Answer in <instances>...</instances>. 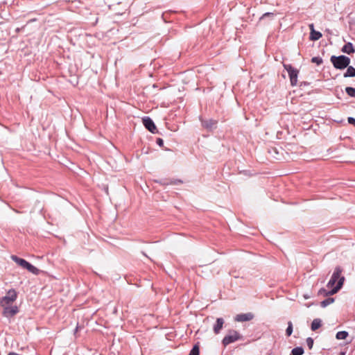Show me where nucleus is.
I'll return each mask as SVG.
<instances>
[{"mask_svg": "<svg viewBox=\"0 0 355 355\" xmlns=\"http://www.w3.org/2000/svg\"><path fill=\"white\" fill-rule=\"evenodd\" d=\"M345 92L349 96L355 98V88L352 87H347L345 88Z\"/></svg>", "mask_w": 355, "mask_h": 355, "instance_id": "obj_22", "label": "nucleus"}, {"mask_svg": "<svg viewBox=\"0 0 355 355\" xmlns=\"http://www.w3.org/2000/svg\"><path fill=\"white\" fill-rule=\"evenodd\" d=\"M200 121H201L202 125L205 128H206L209 130H211L213 129L216 128L217 123H218L216 120H214L212 119H200Z\"/></svg>", "mask_w": 355, "mask_h": 355, "instance_id": "obj_9", "label": "nucleus"}, {"mask_svg": "<svg viewBox=\"0 0 355 355\" xmlns=\"http://www.w3.org/2000/svg\"><path fill=\"white\" fill-rule=\"evenodd\" d=\"M240 338L239 334L236 331H232L230 334L226 335L223 340L222 343L224 346H227L230 343H232L236 340H238Z\"/></svg>", "mask_w": 355, "mask_h": 355, "instance_id": "obj_5", "label": "nucleus"}, {"mask_svg": "<svg viewBox=\"0 0 355 355\" xmlns=\"http://www.w3.org/2000/svg\"><path fill=\"white\" fill-rule=\"evenodd\" d=\"M348 335H349V334H348L347 331H338L336 334V338L338 340H344V339H345L348 336Z\"/></svg>", "mask_w": 355, "mask_h": 355, "instance_id": "obj_18", "label": "nucleus"}, {"mask_svg": "<svg viewBox=\"0 0 355 355\" xmlns=\"http://www.w3.org/2000/svg\"><path fill=\"white\" fill-rule=\"evenodd\" d=\"M8 355H19V354L16 352H10Z\"/></svg>", "mask_w": 355, "mask_h": 355, "instance_id": "obj_32", "label": "nucleus"}, {"mask_svg": "<svg viewBox=\"0 0 355 355\" xmlns=\"http://www.w3.org/2000/svg\"><path fill=\"white\" fill-rule=\"evenodd\" d=\"M254 315L252 313H240L236 315L235 320L237 322H247L252 320Z\"/></svg>", "mask_w": 355, "mask_h": 355, "instance_id": "obj_10", "label": "nucleus"}, {"mask_svg": "<svg viewBox=\"0 0 355 355\" xmlns=\"http://www.w3.org/2000/svg\"><path fill=\"white\" fill-rule=\"evenodd\" d=\"M342 268L340 267V266H337L334 272H333V275L330 279V280L329 281L328 284H327V287H332L334 286V284H336V282L340 280V278H341L342 277L340 276L341 273H342Z\"/></svg>", "mask_w": 355, "mask_h": 355, "instance_id": "obj_6", "label": "nucleus"}, {"mask_svg": "<svg viewBox=\"0 0 355 355\" xmlns=\"http://www.w3.org/2000/svg\"><path fill=\"white\" fill-rule=\"evenodd\" d=\"M330 61L335 69L343 70L349 64L350 58L343 55L339 56L331 55Z\"/></svg>", "mask_w": 355, "mask_h": 355, "instance_id": "obj_1", "label": "nucleus"}, {"mask_svg": "<svg viewBox=\"0 0 355 355\" xmlns=\"http://www.w3.org/2000/svg\"><path fill=\"white\" fill-rule=\"evenodd\" d=\"M17 297V292L15 291V290L10 289L7 292L6 295L3 297L1 299L0 305L2 307H4V306H6L8 305H11L12 304V302L16 300Z\"/></svg>", "mask_w": 355, "mask_h": 355, "instance_id": "obj_2", "label": "nucleus"}, {"mask_svg": "<svg viewBox=\"0 0 355 355\" xmlns=\"http://www.w3.org/2000/svg\"><path fill=\"white\" fill-rule=\"evenodd\" d=\"M322 35L320 32L313 30V31L310 32L309 39L311 41H317L322 37Z\"/></svg>", "mask_w": 355, "mask_h": 355, "instance_id": "obj_15", "label": "nucleus"}, {"mask_svg": "<svg viewBox=\"0 0 355 355\" xmlns=\"http://www.w3.org/2000/svg\"><path fill=\"white\" fill-rule=\"evenodd\" d=\"M144 127L150 132L155 133L157 131L156 125L153 121L149 116H145L142 119Z\"/></svg>", "mask_w": 355, "mask_h": 355, "instance_id": "obj_8", "label": "nucleus"}, {"mask_svg": "<svg viewBox=\"0 0 355 355\" xmlns=\"http://www.w3.org/2000/svg\"><path fill=\"white\" fill-rule=\"evenodd\" d=\"M347 71L344 73V78H353L355 77V68L352 66H349L347 67Z\"/></svg>", "mask_w": 355, "mask_h": 355, "instance_id": "obj_14", "label": "nucleus"}, {"mask_svg": "<svg viewBox=\"0 0 355 355\" xmlns=\"http://www.w3.org/2000/svg\"><path fill=\"white\" fill-rule=\"evenodd\" d=\"M25 268L34 275H38L40 273V270L37 268L33 266L32 264H31L29 262L28 263Z\"/></svg>", "mask_w": 355, "mask_h": 355, "instance_id": "obj_17", "label": "nucleus"}, {"mask_svg": "<svg viewBox=\"0 0 355 355\" xmlns=\"http://www.w3.org/2000/svg\"><path fill=\"white\" fill-rule=\"evenodd\" d=\"M304 351L302 347H297L292 349L291 355H302Z\"/></svg>", "mask_w": 355, "mask_h": 355, "instance_id": "obj_19", "label": "nucleus"}, {"mask_svg": "<svg viewBox=\"0 0 355 355\" xmlns=\"http://www.w3.org/2000/svg\"><path fill=\"white\" fill-rule=\"evenodd\" d=\"M323 60L320 57H313L311 58V62L315 63L318 65H320L322 63Z\"/></svg>", "mask_w": 355, "mask_h": 355, "instance_id": "obj_24", "label": "nucleus"}, {"mask_svg": "<svg viewBox=\"0 0 355 355\" xmlns=\"http://www.w3.org/2000/svg\"><path fill=\"white\" fill-rule=\"evenodd\" d=\"M306 345L309 347V349H312L313 346V340L312 338L311 337H309L308 338H306Z\"/></svg>", "mask_w": 355, "mask_h": 355, "instance_id": "obj_26", "label": "nucleus"}, {"mask_svg": "<svg viewBox=\"0 0 355 355\" xmlns=\"http://www.w3.org/2000/svg\"><path fill=\"white\" fill-rule=\"evenodd\" d=\"M334 302V298L333 297H328L325 300H324L323 301L321 302L320 303V305L322 307L324 308L326 307L327 306L331 304V303H333Z\"/></svg>", "mask_w": 355, "mask_h": 355, "instance_id": "obj_20", "label": "nucleus"}, {"mask_svg": "<svg viewBox=\"0 0 355 355\" xmlns=\"http://www.w3.org/2000/svg\"><path fill=\"white\" fill-rule=\"evenodd\" d=\"M156 143L158 146H159L160 147H162L163 145H164V141L161 138H157V140H156Z\"/></svg>", "mask_w": 355, "mask_h": 355, "instance_id": "obj_29", "label": "nucleus"}, {"mask_svg": "<svg viewBox=\"0 0 355 355\" xmlns=\"http://www.w3.org/2000/svg\"><path fill=\"white\" fill-rule=\"evenodd\" d=\"M347 121L349 124L354 125L355 126V119L354 117H348Z\"/></svg>", "mask_w": 355, "mask_h": 355, "instance_id": "obj_28", "label": "nucleus"}, {"mask_svg": "<svg viewBox=\"0 0 355 355\" xmlns=\"http://www.w3.org/2000/svg\"><path fill=\"white\" fill-rule=\"evenodd\" d=\"M159 183L161 184H163V185H169V184H170V181L166 180H163L160 181Z\"/></svg>", "mask_w": 355, "mask_h": 355, "instance_id": "obj_30", "label": "nucleus"}, {"mask_svg": "<svg viewBox=\"0 0 355 355\" xmlns=\"http://www.w3.org/2000/svg\"><path fill=\"white\" fill-rule=\"evenodd\" d=\"M224 324V320L221 318H217L216 322L214 326V332L216 334H218L223 328Z\"/></svg>", "mask_w": 355, "mask_h": 355, "instance_id": "obj_11", "label": "nucleus"}, {"mask_svg": "<svg viewBox=\"0 0 355 355\" xmlns=\"http://www.w3.org/2000/svg\"><path fill=\"white\" fill-rule=\"evenodd\" d=\"M182 183V181L181 180H178V179L172 180L170 181V184H173V185H178V184H180Z\"/></svg>", "mask_w": 355, "mask_h": 355, "instance_id": "obj_27", "label": "nucleus"}, {"mask_svg": "<svg viewBox=\"0 0 355 355\" xmlns=\"http://www.w3.org/2000/svg\"><path fill=\"white\" fill-rule=\"evenodd\" d=\"M3 308L2 314L6 318H11L19 312V309L17 306L8 305Z\"/></svg>", "mask_w": 355, "mask_h": 355, "instance_id": "obj_7", "label": "nucleus"}, {"mask_svg": "<svg viewBox=\"0 0 355 355\" xmlns=\"http://www.w3.org/2000/svg\"><path fill=\"white\" fill-rule=\"evenodd\" d=\"M340 355H345V352H341Z\"/></svg>", "mask_w": 355, "mask_h": 355, "instance_id": "obj_34", "label": "nucleus"}, {"mask_svg": "<svg viewBox=\"0 0 355 355\" xmlns=\"http://www.w3.org/2000/svg\"><path fill=\"white\" fill-rule=\"evenodd\" d=\"M309 29H310L311 32L313 31V30H315L314 29V24H310L309 25Z\"/></svg>", "mask_w": 355, "mask_h": 355, "instance_id": "obj_31", "label": "nucleus"}, {"mask_svg": "<svg viewBox=\"0 0 355 355\" xmlns=\"http://www.w3.org/2000/svg\"><path fill=\"white\" fill-rule=\"evenodd\" d=\"M322 325V320L320 318H315L312 321L311 329L312 331H316Z\"/></svg>", "mask_w": 355, "mask_h": 355, "instance_id": "obj_16", "label": "nucleus"}, {"mask_svg": "<svg viewBox=\"0 0 355 355\" xmlns=\"http://www.w3.org/2000/svg\"><path fill=\"white\" fill-rule=\"evenodd\" d=\"M341 51L343 53L351 54L354 52V49L353 44L351 42H348L343 46Z\"/></svg>", "mask_w": 355, "mask_h": 355, "instance_id": "obj_13", "label": "nucleus"}, {"mask_svg": "<svg viewBox=\"0 0 355 355\" xmlns=\"http://www.w3.org/2000/svg\"><path fill=\"white\" fill-rule=\"evenodd\" d=\"M78 326L76 327V329H75V333L78 330Z\"/></svg>", "mask_w": 355, "mask_h": 355, "instance_id": "obj_33", "label": "nucleus"}, {"mask_svg": "<svg viewBox=\"0 0 355 355\" xmlns=\"http://www.w3.org/2000/svg\"><path fill=\"white\" fill-rule=\"evenodd\" d=\"M200 349H199V343L196 344L191 350L190 351L189 355H199Z\"/></svg>", "mask_w": 355, "mask_h": 355, "instance_id": "obj_21", "label": "nucleus"}, {"mask_svg": "<svg viewBox=\"0 0 355 355\" xmlns=\"http://www.w3.org/2000/svg\"><path fill=\"white\" fill-rule=\"evenodd\" d=\"M344 281H345V277H342L341 278H340V280L337 283L336 286L335 287H334L331 291H327L324 288H322L319 290L318 294L325 295V296L328 295H332L336 294L342 288Z\"/></svg>", "mask_w": 355, "mask_h": 355, "instance_id": "obj_4", "label": "nucleus"}, {"mask_svg": "<svg viewBox=\"0 0 355 355\" xmlns=\"http://www.w3.org/2000/svg\"><path fill=\"white\" fill-rule=\"evenodd\" d=\"M284 69L288 71L291 85L293 87L297 85L299 71L292 67L291 64H284Z\"/></svg>", "mask_w": 355, "mask_h": 355, "instance_id": "obj_3", "label": "nucleus"}, {"mask_svg": "<svg viewBox=\"0 0 355 355\" xmlns=\"http://www.w3.org/2000/svg\"><path fill=\"white\" fill-rule=\"evenodd\" d=\"M293 333V324L291 321L288 322V327L286 330V334L287 336H290Z\"/></svg>", "mask_w": 355, "mask_h": 355, "instance_id": "obj_23", "label": "nucleus"}, {"mask_svg": "<svg viewBox=\"0 0 355 355\" xmlns=\"http://www.w3.org/2000/svg\"><path fill=\"white\" fill-rule=\"evenodd\" d=\"M275 15V13L274 12H266L262 15V16L260 17V20L263 19L266 17H271L272 18Z\"/></svg>", "mask_w": 355, "mask_h": 355, "instance_id": "obj_25", "label": "nucleus"}, {"mask_svg": "<svg viewBox=\"0 0 355 355\" xmlns=\"http://www.w3.org/2000/svg\"><path fill=\"white\" fill-rule=\"evenodd\" d=\"M12 259L16 263H17L18 265H19L20 266H21L22 268H25V267L26 266V265L28 264V261H26L25 259H21V258H19L15 255H12Z\"/></svg>", "mask_w": 355, "mask_h": 355, "instance_id": "obj_12", "label": "nucleus"}]
</instances>
